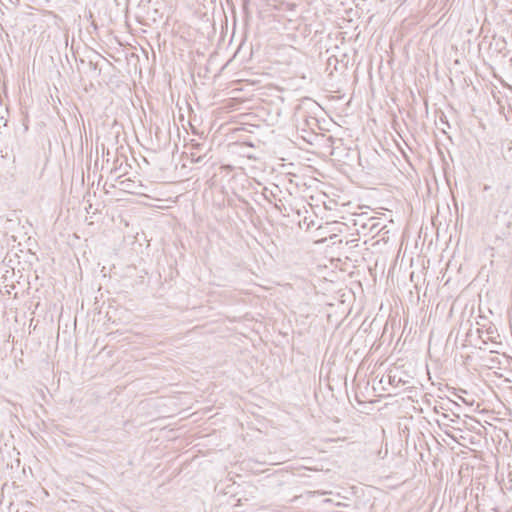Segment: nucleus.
Returning <instances> with one entry per match:
<instances>
[{"mask_svg":"<svg viewBox=\"0 0 512 512\" xmlns=\"http://www.w3.org/2000/svg\"><path fill=\"white\" fill-rule=\"evenodd\" d=\"M381 65H382V56L379 54V65H378V74H379V87L376 86L375 81L373 80L372 72L370 71V89H371V99L368 102V105L371 110V119L368 122V127L371 130L374 138L377 140L379 146L383 148L382 137H384V129H383V117L381 113L382 105H381Z\"/></svg>","mask_w":512,"mask_h":512,"instance_id":"obj_1","label":"nucleus"},{"mask_svg":"<svg viewBox=\"0 0 512 512\" xmlns=\"http://www.w3.org/2000/svg\"><path fill=\"white\" fill-rule=\"evenodd\" d=\"M389 207H386V220L392 225H396L393 231H397L399 227L404 223L405 208L404 202L394 201L389 202Z\"/></svg>","mask_w":512,"mask_h":512,"instance_id":"obj_2","label":"nucleus"},{"mask_svg":"<svg viewBox=\"0 0 512 512\" xmlns=\"http://www.w3.org/2000/svg\"><path fill=\"white\" fill-rule=\"evenodd\" d=\"M360 164L371 171H378L382 168V157L376 148H366L359 155Z\"/></svg>","mask_w":512,"mask_h":512,"instance_id":"obj_3","label":"nucleus"},{"mask_svg":"<svg viewBox=\"0 0 512 512\" xmlns=\"http://www.w3.org/2000/svg\"><path fill=\"white\" fill-rule=\"evenodd\" d=\"M389 384L392 387L403 386L404 389L410 388L412 377L406 372H400L398 368L390 369L388 374Z\"/></svg>","mask_w":512,"mask_h":512,"instance_id":"obj_4","label":"nucleus"},{"mask_svg":"<svg viewBox=\"0 0 512 512\" xmlns=\"http://www.w3.org/2000/svg\"><path fill=\"white\" fill-rule=\"evenodd\" d=\"M384 364V361L378 360L375 364L374 370L372 371V375L374 376V382L378 381L379 384L383 382L384 373H381V367Z\"/></svg>","mask_w":512,"mask_h":512,"instance_id":"obj_5","label":"nucleus"},{"mask_svg":"<svg viewBox=\"0 0 512 512\" xmlns=\"http://www.w3.org/2000/svg\"><path fill=\"white\" fill-rule=\"evenodd\" d=\"M451 406H456V407H459V404H457L456 402L454 401H451L449 400L448 403L446 405L444 404H441V405H436L434 407V411L435 413H440L442 410L443 411H453V408Z\"/></svg>","mask_w":512,"mask_h":512,"instance_id":"obj_6","label":"nucleus"},{"mask_svg":"<svg viewBox=\"0 0 512 512\" xmlns=\"http://www.w3.org/2000/svg\"><path fill=\"white\" fill-rule=\"evenodd\" d=\"M451 412L453 414V417H451L449 414H446V413H442L441 417L444 421L449 422L446 424L447 426L453 427V424L457 422V420L460 418V416L458 413H456L454 411H451Z\"/></svg>","mask_w":512,"mask_h":512,"instance_id":"obj_7","label":"nucleus"},{"mask_svg":"<svg viewBox=\"0 0 512 512\" xmlns=\"http://www.w3.org/2000/svg\"><path fill=\"white\" fill-rule=\"evenodd\" d=\"M372 40L375 41V48L376 50H382V45H381V39H382V30H380L379 32H375L371 38Z\"/></svg>","mask_w":512,"mask_h":512,"instance_id":"obj_8","label":"nucleus"},{"mask_svg":"<svg viewBox=\"0 0 512 512\" xmlns=\"http://www.w3.org/2000/svg\"><path fill=\"white\" fill-rule=\"evenodd\" d=\"M332 61H334L335 63H338V60H337V58H336V57H330V58L328 59V64H329V65H331V64H332Z\"/></svg>","mask_w":512,"mask_h":512,"instance_id":"obj_9","label":"nucleus"},{"mask_svg":"<svg viewBox=\"0 0 512 512\" xmlns=\"http://www.w3.org/2000/svg\"><path fill=\"white\" fill-rule=\"evenodd\" d=\"M380 346H381V343H378V344L374 343L372 348H374L375 351H377L380 348Z\"/></svg>","mask_w":512,"mask_h":512,"instance_id":"obj_10","label":"nucleus"},{"mask_svg":"<svg viewBox=\"0 0 512 512\" xmlns=\"http://www.w3.org/2000/svg\"><path fill=\"white\" fill-rule=\"evenodd\" d=\"M90 65L93 66L94 69H96V64H93V62H90Z\"/></svg>","mask_w":512,"mask_h":512,"instance_id":"obj_11","label":"nucleus"}]
</instances>
